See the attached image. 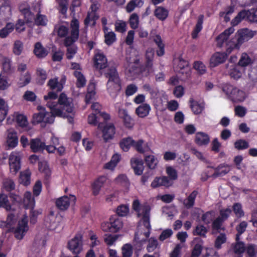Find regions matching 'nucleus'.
<instances>
[{
  "label": "nucleus",
  "mask_w": 257,
  "mask_h": 257,
  "mask_svg": "<svg viewBox=\"0 0 257 257\" xmlns=\"http://www.w3.org/2000/svg\"><path fill=\"white\" fill-rule=\"evenodd\" d=\"M248 85L254 86L257 83V67L250 69L248 73Z\"/></svg>",
  "instance_id": "33"
},
{
  "label": "nucleus",
  "mask_w": 257,
  "mask_h": 257,
  "mask_svg": "<svg viewBox=\"0 0 257 257\" xmlns=\"http://www.w3.org/2000/svg\"><path fill=\"white\" fill-rule=\"evenodd\" d=\"M14 117L20 126L23 127L28 125V122L25 115L16 112L14 114Z\"/></svg>",
  "instance_id": "43"
},
{
  "label": "nucleus",
  "mask_w": 257,
  "mask_h": 257,
  "mask_svg": "<svg viewBox=\"0 0 257 257\" xmlns=\"http://www.w3.org/2000/svg\"><path fill=\"white\" fill-rule=\"evenodd\" d=\"M30 148L33 152L36 153L43 151L45 148V143L39 138L32 139L30 142Z\"/></svg>",
  "instance_id": "17"
},
{
  "label": "nucleus",
  "mask_w": 257,
  "mask_h": 257,
  "mask_svg": "<svg viewBox=\"0 0 257 257\" xmlns=\"http://www.w3.org/2000/svg\"><path fill=\"white\" fill-rule=\"evenodd\" d=\"M133 208L137 212L138 217H142L135 237L136 241L141 246L146 242L150 234L151 207L148 203L141 204L139 201L136 199L133 202Z\"/></svg>",
  "instance_id": "2"
},
{
  "label": "nucleus",
  "mask_w": 257,
  "mask_h": 257,
  "mask_svg": "<svg viewBox=\"0 0 257 257\" xmlns=\"http://www.w3.org/2000/svg\"><path fill=\"white\" fill-rule=\"evenodd\" d=\"M247 20L250 22H257V9L247 10Z\"/></svg>",
  "instance_id": "64"
},
{
  "label": "nucleus",
  "mask_w": 257,
  "mask_h": 257,
  "mask_svg": "<svg viewBox=\"0 0 257 257\" xmlns=\"http://www.w3.org/2000/svg\"><path fill=\"white\" fill-rule=\"evenodd\" d=\"M234 147L238 150H244L248 148L249 145L245 140L240 139L234 143Z\"/></svg>",
  "instance_id": "62"
},
{
  "label": "nucleus",
  "mask_w": 257,
  "mask_h": 257,
  "mask_svg": "<svg viewBox=\"0 0 257 257\" xmlns=\"http://www.w3.org/2000/svg\"><path fill=\"white\" fill-rule=\"evenodd\" d=\"M145 161L147 166L151 169L155 168L158 161L157 158L153 155H149L145 157Z\"/></svg>",
  "instance_id": "49"
},
{
  "label": "nucleus",
  "mask_w": 257,
  "mask_h": 257,
  "mask_svg": "<svg viewBox=\"0 0 257 257\" xmlns=\"http://www.w3.org/2000/svg\"><path fill=\"white\" fill-rule=\"evenodd\" d=\"M107 178L105 176H100L97 178L92 184V192L94 195H97L102 187L107 182Z\"/></svg>",
  "instance_id": "16"
},
{
  "label": "nucleus",
  "mask_w": 257,
  "mask_h": 257,
  "mask_svg": "<svg viewBox=\"0 0 257 257\" xmlns=\"http://www.w3.org/2000/svg\"><path fill=\"white\" fill-rule=\"evenodd\" d=\"M102 137L105 142L113 139L115 133V129L112 123L106 124L102 130Z\"/></svg>",
  "instance_id": "14"
},
{
  "label": "nucleus",
  "mask_w": 257,
  "mask_h": 257,
  "mask_svg": "<svg viewBox=\"0 0 257 257\" xmlns=\"http://www.w3.org/2000/svg\"><path fill=\"white\" fill-rule=\"evenodd\" d=\"M28 220V217L26 215H24L23 218L19 220L18 226L14 231L15 236L18 239H22L28 231L29 229Z\"/></svg>",
  "instance_id": "7"
},
{
  "label": "nucleus",
  "mask_w": 257,
  "mask_h": 257,
  "mask_svg": "<svg viewBox=\"0 0 257 257\" xmlns=\"http://www.w3.org/2000/svg\"><path fill=\"white\" fill-rule=\"evenodd\" d=\"M225 67L227 70V73L231 78L237 80L242 76V71L238 66L235 65H229V64H227Z\"/></svg>",
  "instance_id": "13"
},
{
  "label": "nucleus",
  "mask_w": 257,
  "mask_h": 257,
  "mask_svg": "<svg viewBox=\"0 0 257 257\" xmlns=\"http://www.w3.org/2000/svg\"><path fill=\"white\" fill-rule=\"evenodd\" d=\"M122 257H131L133 252V247L130 244H124L121 248Z\"/></svg>",
  "instance_id": "57"
},
{
  "label": "nucleus",
  "mask_w": 257,
  "mask_h": 257,
  "mask_svg": "<svg viewBox=\"0 0 257 257\" xmlns=\"http://www.w3.org/2000/svg\"><path fill=\"white\" fill-rule=\"evenodd\" d=\"M108 78L107 89L110 95L115 98L121 89L120 81L117 72L114 67H109L104 73Z\"/></svg>",
  "instance_id": "4"
},
{
  "label": "nucleus",
  "mask_w": 257,
  "mask_h": 257,
  "mask_svg": "<svg viewBox=\"0 0 257 257\" xmlns=\"http://www.w3.org/2000/svg\"><path fill=\"white\" fill-rule=\"evenodd\" d=\"M95 95V85L93 83L89 84L88 86L87 93L85 97L86 103H89L94 98Z\"/></svg>",
  "instance_id": "40"
},
{
  "label": "nucleus",
  "mask_w": 257,
  "mask_h": 257,
  "mask_svg": "<svg viewBox=\"0 0 257 257\" xmlns=\"http://www.w3.org/2000/svg\"><path fill=\"white\" fill-rule=\"evenodd\" d=\"M131 165L136 175H141L143 173L144 166L142 160L133 158L131 160Z\"/></svg>",
  "instance_id": "19"
},
{
  "label": "nucleus",
  "mask_w": 257,
  "mask_h": 257,
  "mask_svg": "<svg viewBox=\"0 0 257 257\" xmlns=\"http://www.w3.org/2000/svg\"><path fill=\"white\" fill-rule=\"evenodd\" d=\"M15 29V25L12 23H8L6 25L0 30V38H7Z\"/></svg>",
  "instance_id": "27"
},
{
  "label": "nucleus",
  "mask_w": 257,
  "mask_h": 257,
  "mask_svg": "<svg viewBox=\"0 0 257 257\" xmlns=\"http://www.w3.org/2000/svg\"><path fill=\"white\" fill-rule=\"evenodd\" d=\"M37 74L39 78L38 83L41 85L43 84L47 78L46 71L42 68H38L37 70Z\"/></svg>",
  "instance_id": "60"
},
{
  "label": "nucleus",
  "mask_w": 257,
  "mask_h": 257,
  "mask_svg": "<svg viewBox=\"0 0 257 257\" xmlns=\"http://www.w3.org/2000/svg\"><path fill=\"white\" fill-rule=\"evenodd\" d=\"M24 204L26 208H33L35 201L34 197H32L30 192H26L24 194Z\"/></svg>",
  "instance_id": "32"
},
{
  "label": "nucleus",
  "mask_w": 257,
  "mask_h": 257,
  "mask_svg": "<svg viewBox=\"0 0 257 257\" xmlns=\"http://www.w3.org/2000/svg\"><path fill=\"white\" fill-rule=\"evenodd\" d=\"M151 110V106L147 103H143L136 109V114L140 117L147 116Z\"/></svg>",
  "instance_id": "23"
},
{
  "label": "nucleus",
  "mask_w": 257,
  "mask_h": 257,
  "mask_svg": "<svg viewBox=\"0 0 257 257\" xmlns=\"http://www.w3.org/2000/svg\"><path fill=\"white\" fill-rule=\"evenodd\" d=\"M248 13V11L246 10H242L231 21L232 25L234 26H236L243 20L245 19L247 20Z\"/></svg>",
  "instance_id": "41"
},
{
  "label": "nucleus",
  "mask_w": 257,
  "mask_h": 257,
  "mask_svg": "<svg viewBox=\"0 0 257 257\" xmlns=\"http://www.w3.org/2000/svg\"><path fill=\"white\" fill-rule=\"evenodd\" d=\"M246 97V94L243 91L236 87L233 93L230 95V99L235 102H237L243 101Z\"/></svg>",
  "instance_id": "20"
},
{
  "label": "nucleus",
  "mask_w": 257,
  "mask_h": 257,
  "mask_svg": "<svg viewBox=\"0 0 257 257\" xmlns=\"http://www.w3.org/2000/svg\"><path fill=\"white\" fill-rule=\"evenodd\" d=\"M135 141L130 137L123 139L120 142L119 145L121 149L125 152L127 151L131 146H134Z\"/></svg>",
  "instance_id": "37"
},
{
  "label": "nucleus",
  "mask_w": 257,
  "mask_h": 257,
  "mask_svg": "<svg viewBox=\"0 0 257 257\" xmlns=\"http://www.w3.org/2000/svg\"><path fill=\"white\" fill-rule=\"evenodd\" d=\"M48 85L50 89L56 90L57 91H61L63 88V85L61 82H59L57 78H54L50 79Z\"/></svg>",
  "instance_id": "35"
},
{
  "label": "nucleus",
  "mask_w": 257,
  "mask_h": 257,
  "mask_svg": "<svg viewBox=\"0 0 257 257\" xmlns=\"http://www.w3.org/2000/svg\"><path fill=\"white\" fill-rule=\"evenodd\" d=\"M31 80V75L29 71H26L23 74H20V79L18 82V85L20 87L28 85Z\"/></svg>",
  "instance_id": "34"
},
{
  "label": "nucleus",
  "mask_w": 257,
  "mask_h": 257,
  "mask_svg": "<svg viewBox=\"0 0 257 257\" xmlns=\"http://www.w3.org/2000/svg\"><path fill=\"white\" fill-rule=\"evenodd\" d=\"M247 226V223L245 221H241L236 226V230L237 231V233L236 235V240H239L240 235L245 231Z\"/></svg>",
  "instance_id": "51"
},
{
  "label": "nucleus",
  "mask_w": 257,
  "mask_h": 257,
  "mask_svg": "<svg viewBox=\"0 0 257 257\" xmlns=\"http://www.w3.org/2000/svg\"><path fill=\"white\" fill-rule=\"evenodd\" d=\"M159 244L157 239L155 237H151L148 239V244L147 249L148 252H153L158 246Z\"/></svg>",
  "instance_id": "53"
},
{
  "label": "nucleus",
  "mask_w": 257,
  "mask_h": 257,
  "mask_svg": "<svg viewBox=\"0 0 257 257\" xmlns=\"http://www.w3.org/2000/svg\"><path fill=\"white\" fill-rule=\"evenodd\" d=\"M230 167L228 165L221 164L218 166L215 170V172L212 175L213 177L219 176H223L229 172Z\"/></svg>",
  "instance_id": "30"
},
{
  "label": "nucleus",
  "mask_w": 257,
  "mask_h": 257,
  "mask_svg": "<svg viewBox=\"0 0 257 257\" xmlns=\"http://www.w3.org/2000/svg\"><path fill=\"white\" fill-rule=\"evenodd\" d=\"M31 174L29 170L21 172L20 175V183L25 186L29 185L31 183Z\"/></svg>",
  "instance_id": "31"
},
{
  "label": "nucleus",
  "mask_w": 257,
  "mask_h": 257,
  "mask_svg": "<svg viewBox=\"0 0 257 257\" xmlns=\"http://www.w3.org/2000/svg\"><path fill=\"white\" fill-rule=\"evenodd\" d=\"M119 160L120 156L118 154L114 155L112 157L110 161L104 165V168L108 170L113 169L115 167Z\"/></svg>",
  "instance_id": "42"
},
{
  "label": "nucleus",
  "mask_w": 257,
  "mask_h": 257,
  "mask_svg": "<svg viewBox=\"0 0 257 257\" xmlns=\"http://www.w3.org/2000/svg\"><path fill=\"white\" fill-rule=\"evenodd\" d=\"M209 137L205 133L198 132L195 136V143L199 146L206 145L209 142Z\"/></svg>",
  "instance_id": "21"
},
{
  "label": "nucleus",
  "mask_w": 257,
  "mask_h": 257,
  "mask_svg": "<svg viewBox=\"0 0 257 257\" xmlns=\"http://www.w3.org/2000/svg\"><path fill=\"white\" fill-rule=\"evenodd\" d=\"M194 241L198 242V243L195 245L191 257H199L202 251V240L199 237H196L194 238Z\"/></svg>",
  "instance_id": "28"
},
{
  "label": "nucleus",
  "mask_w": 257,
  "mask_h": 257,
  "mask_svg": "<svg viewBox=\"0 0 257 257\" xmlns=\"http://www.w3.org/2000/svg\"><path fill=\"white\" fill-rule=\"evenodd\" d=\"M229 54L226 51L225 52H216L212 55L210 59V65L211 67H214L220 64L223 63Z\"/></svg>",
  "instance_id": "10"
},
{
  "label": "nucleus",
  "mask_w": 257,
  "mask_h": 257,
  "mask_svg": "<svg viewBox=\"0 0 257 257\" xmlns=\"http://www.w3.org/2000/svg\"><path fill=\"white\" fill-rule=\"evenodd\" d=\"M8 106L3 99L0 98V121H3L7 114Z\"/></svg>",
  "instance_id": "46"
},
{
  "label": "nucleus",
  "mask_w": 257,
  "mask_h": 257,
  "mask_svg": "<svg viewBox=\"0 0 257 257\" xmlns=\"http://www.w3.org/2000/svg\"><path fill=\"white\" fill-rule=\"evenodd\" d=\"M34 52L38 58H44L46 57L48 53V51L44 48L39 42L36 43Z\"/></svg>",
  "instance_id": "29"
},
{
  "label": "nucleus",
  "mask_w": 257,
  "mask_h": 257,
  "mask_svg": "<svg viewBox=\"0 0 257 257\" xmlns=\"http://www.w3.org/2000/svg\"><path fill=\"white\" fill-rule=\"evenodd\" d=\"M111 232H115L120 229L123 226L122 220L117 217H112L110 219Z\"/></svg>",
  "instance_id": "25"
},
{
  "label": "nucleus",
  "mask_w": 257,
  "mask_h": 257,
  "mask_svg": "<svg viewBox=\"0 0 257 257\" xmlns=\"http://www.w3.org/2000/svg\"><path fill=\"white\" fill-rule=\"evenodd\" d=\"M129 23L131 27L133 29L138 28L139 24V17L136 13L132 14L129 19Z\"/></svg>",
  "instance_id": "56"
},
{
  "label": "nucleus",
  "mask_w": 257,
  "mask_h": 257,
  "mask_svg": "<svg viewBox=\"0 0 257 257\" xmlns=\"http://www.w3.org/2000/svg\"><path fill=\"white\" fill-rule=\"evenodd\" d=\"M71 36L66 37L64 41L65 45L68 47L72 46V44L75 42L79 36V22L75 19L71 23Z\"/></svg>",
  "instance_id": "6"
},
{
  "label": "nucleus",
  "mask_w": 257,
  "mask_h": 257,
  "mask_svg": "<svg viewBox=\"0 0 257 257\" xmlns=\"http://www.w3.org/2000/svg\"><path fill=\"white\" fill-rule=\"evenodd\" d=\"M38 108L41 112L38 113H35L33 115V121L36 123H40L44 122L46 123H52L54 121L55 114L52 112V110L51 112H45V109L39 106Z\"/></svg>",
  "instance_id": "5"
},
{
  "label": "nucleus",
  "mask_w": 257,
  "mask_h": 257,
  "mask_svg": "<svg viewBox=\"0 0 257 257\" xmlns=\"http://www.w3.org/2000/svg\"><path fill=\"white\" fill-rule=\"evenodd\" d=\"M0 14L9 18L12 14V9L9 2L3 0L0 7Z\"/></svg>",
  "instance_id": "24"
},
{
  "label": "nucleus",
  "mask_w": 257,
  "mask_h": 257,
  "mask_svg": "<svg viewBox=\"0 0 257 257\" xmlns=\"http://www.w3.org/2000/svg\"><path fill=\"white\" fill-rule=\"evenodd\" d=\"M70 201V199L68 197L64 196L58 198L56 202V204L60 210H65L68 208Z\"/></svg>",
  "instance_id": "22"
},
{
  "label": "nucleus",
  "mask_w": 257,
  "mask_h": 257,
  "mask_svg": "<svg viewBox=\"0 0 257 257\" xmlns=\"http://www.w3.org/2000/svg\"><path fill=\"white\" fill-rule=\"evenodd\" d=\"M7 143L9 149H13L18 145V138L16 132L14 130H9L8 131Z\"/></svg>",
  "instance_id": "18"
},
{
  "label": "nucleus",
  "mask_w": 257,
  "mask_h": 257,
  "mask_svg": "<svg viewBox=\"0 0 257 257\" xmlns=\"http://www.w3.org/2000/svg\"><path fill=\"white\" fill-rule=\"evenodd\" d=\"M74 75L77 79V86L78 87H83L86 84V79L83 74L80 71H74Z\"/></svg>",
  "instance_id": "44"
},
{
  "label": "nucleus",
  "mask_w": 257,
  "mask_h": 257,
  "mask_svg": "<svg viewBox=\"0 0 257 257\" xmlns=\"http://www.w3.org/2000/svg\"><path fill=\"white\" fill-rule=\"evenodd\" d=\"M21 154L18 152H13L9 157L10 172L16 174L21 168L20 159Z\"/></svg>",
  "instance_id": "8"
},
{
  "label": "nucleus",
  "mask_w": 257,
  "mask_h": 257,
  "mask_svg": "<svg viewBox=\"0 0 257 257\" xmlns=\"http://www.w3.org/2000/svg\"><path fill=\"white\" fill-rule=\"evenodd\" d=\"M203 17H204L203 15H200L198 18L197 23L195 26V28L192 34V38L194 39L197 37L198 33L201 30L202 28Z\"/></svg>",
  "instance_id": "55"
},
{
  "label": "nucleus",
  "mask_w": 257,
  "mask_h": 257,
  "mask_svg": "<svg viewBox=\"0 0 257 257\" xmlns=\"http://www.w3.org/2000/svg\"><path fill=\"white\" fill-rule=\"evenodd\" d=\"M97 19L96 17L95 13L90 12L89 13L84 20V24L86 26L88 25H94L95 21Z\"/></svg>",
  "instance_id": "59"
},
{
  "label": "nucleus",
  "mask_w": 257,
  "mask_h": 257,
  "mask_svg": "<svg viewBox=\"0 0 257 257\" xmlns=\"http://www.w3.org/2000/svg\"><path fill=\"white\" fill-rule=\"evenodd\" d=\"M173 234V232L171 229H166L162 231L159 237V239L161 241H163L166 239L170 238L172 236Z\"/></svg>",
  "instance_id": "61"
},
{
  "label": "nucleus",
  "mask_w": 257,
  "mask_h": 257,
  "mask_svg": "<svg viewBox=\"0 0 257 257\" xmlns=\"http://www.w3.org/2000/svg\"><path fill=\"white\" fill-rule=\"evenodd\" d=\"M94 67L99 70L105 68L107 66V60L105 55L98 51L95 54L94 58Z\"/></svg>",
  "instance_id": "11"
},
{
  "label": "nucleus",
  "mask_w": 257,
  "mask_h": 257,
  "mask_svg": "<svg viewBox=\"0 0 257 257\" xmlns=\"http://www.w3.org/2000/svg\"><path fill=\"white\" fill-rule=\"evenodd\" d=\"M57 97V95L53 92H50L48 95L44 96V99L47 101V105L52 111L55 116L67 117L69 123L74 121V115L73 104L71 98L62 93L60 95L58 103L53 101Z\"/></svg>",
  "instance_id": "3"
},
{
  "label": "nucleus",
  "mask_w": 257,
  "mask_h": 257,
  "mask_svg": "<svg viewBox=\"0 0 257 257\" xmlns=\"http://www.w3.org/2000/svg\"><path fill=\"white\" fill-rule=\"evenodd\" d=\"M184 246L183 244H177L173 250L170 254V257H179L181 254V250Z\"/></svg>",
  "instance_id": "63"
},
{
  "label": "nucleus",
  "mask_w": 257,
  "mask_h": 257,
  "mask_svg": "<svg viewBox=\"0 0 257 257\" xmlns=\"http://www.w3.org/2000/svg\"><path fill=\"white\" fill-rule=\"evenodd\" d=\"M3 185L4 188L7 191H11L15 189L16 185L14 181L9 178L4 179Z\"/></svg>",
  "instance_id": "48"
},
{
  "label": "nucleus",
  "mask_w": 257,
  "mask_h": 257,
  "mask_svg": "<svg viewBox=\"0 0 257 257\" xmlns=\"http://www.w3.org/2000/svg\"><path fill=\"white\" fill-rule=\"evenodd\" d=\"M253 62V60L246 53H243L238 62V65L241 67H246Z\"/></svg>",
  "instance_id": "36"
},
{
  "label": "nucleus",
  "mask_w": 257,
  "mask_h": 257,
  "mask_svg": "<svg viewBox=\"0 0 257 257\" xmlns=\"http://www.w3.org/2000/svg\"><path fill=\"white\" fill-rule=\"evenodd\" d=\"M234 31V28L230 27L216 38L217 45L221 47L225 43L227 46V52L229 54L234 49H239L244 42L248 41L257 34L256 31L243 28L237 31L234 37L230 39V36Z\"/></svg>",
  "instance_id": "1"
},
{
  "label": "nucleus",
  "mask_w": 257,
  "mask_h": 257,
  "mask_svg": "<svg viewBox=\"0 0 257 257\" xmlns=\"http://www.w3.org/2000/svg\"><path fill=\"white\" fill-rule=\"evenodd\" d=\"M134 148L139 152L144 153L151 151L148 144L144 142L142 140H140L137 142L135 141Z\"/></svg>",
  "instance_id": "26"
},
{
  "label": "nucleus",
  "mask_w": 257,
  "mask_h": 257,
  "mask_svg": "<svg viewBox=\"0 0 257 257\" xmlns=\"http://www.w3.org/2000/svg\"><path fill=\"white\" fill-rule=\"evenodd\" d=\"M236 241L237 242L234 246L233 251L235 254L240 255L244 252L245 247L242 242L239 241V240Z\"/></svg>",
  "instance_id": "58"
},
{
  "label": "nucleus",
  "mask_w": 257,
  "mask_h": 257,
  "mask_svg": "<svg viewBox=\"0 0 257 257\" xmlns=\"http://www.w3.org/2000/svg\"><path fill=\"white\" fill-rule=\"evenodd\" d=\"M24 48L23 43L20 40H16L13 44V52L17 56L20 55Z\"/></svg>",
  "instance_id": "45"
},
{
  "label": "nucleus",
  "mask_w": 257,
  "mask_h": 257,
  "mask_svg": "<svg viewBox=\"0 0 257 257\" xmlns=\"http://www.w3.org/2000/svg\"><path fill=\"white\" fill-rule=\"evenodd\" d=\"M119 116L123 119L124 125L127 128H132L134 125V120L128 114L127 111L125 109L119 108Z\"/></svg>",
  "instance_id": "15"
},
{
  "label": "nucleus",
  "mask_w": 257,
  "mask_h": 257,
  "mask_svg": "<svg viewBox=\"0 0 257 257\" xmlns=\"http://www.w3.org/2000/svg\"><path fill=\"white\" fill-rule=\"evenodd\" d=\"M0 207H3L9 211L14 210L10 204L8 196L4 194L0 195Z\"/></svg>",
  "instance_id": "39"
},
{
  "label": "nucleus",
  "mask_w": 257,
  "mask_h": 257,
  "mask_svg": "<svg viewBox=\"0 0 257 257\" xmlns=\"http://www.w3.org/2000/svg\"><path fill=\"white\" fill-rule=\"evenodd\" d=\"M20 11L24 16L26 23H31L34 20V15L30 12L27 3H22L19 6Z\"/></svg>",
  "instance_id": "12"
},
{
  "label": "nucleus",
  "mask_w": 257,
  "mask_h": 257,
  "mask_svg": "<svg viewBox=\"0 0 257 257\" xmlns=\"http://www.w3.org/2000/svg\"><path fill=\"white\" fill-rule=\"evenodd\" d=\"M105 42L108 45H111L116 41V36L113 32L104 31Z\"/></svg>",
  "instance_id": "52"
},
{
  "label": "nucleus",
  "mask_w": 257,
  "mask_h": 257,
  "mask_svg": "<svg viewBox=\"0 0 257 257\" xmlns=\"http://www.w3.org/2000/svg\"><path fill=\"white\" fill-rule=\"evenodd\" d=\"M155 16L159 20L164 21L168 16V11L163 7H157L154 12Z\"/></svg>",
  "instance_id": "38"
},
{
  "label": "nucleus",
  "mask_w": 257,
  "mask_h": 257,
  "mask_svg": "<svg viewBox=\"0 0 257 257\" xmlns=\"http://www.w3.org/2000/svg\"><path fill=\"white\" fill-rule=\"evenodd\" d=\"M208 230L206 227L201 224L197 225L194 230L193 231V234L194 235H199L203 237H206V234Z\"/></svg>",
  "instance_id": "47"
},
{
  "label": "nucleus",
  "mask_w": 257,
  "mask_h": 257,
  "mask_svg": "<svg viewBox=\"0 0 257 257\" xmlns=\"http://www.w3.org/2000/svg\"><path fill=\"white\" fill-rule=\"evenodd\" d=\"M197 194V192L194 191L190 194L187 199L184 200V204L186 207L190 208L193 206Z\"/></svg>",
  "instance_id": "50"
},
{
  "label": "nucleus",
  "mask_w": 257,
  "mask_h": 257,
  "mask_svg": "<svg viewBox=\"0 0 257 257\" xmlns=\"http://www.w3.org/2000/svg\"><path fill=\"white\" fill-rule=\"evenodd\" d=\"M69 249L74 254L79 253L82 250V235L78 234L68 242Z\"/></svg>",
  "instance_id": "9"
},
{
  "label": "nucleus",
  "mask_w": 257,
  "mask_h": 257,
  "mask_svg": "<svg viewBox=\"0 0 257 257\" xmlns=\"http://www.w3.org/2000/svg\"><path fill=\"white\" fill-rule=\"evenodd\" d=\"M190 102L191 103V108L194 114H198L201 113L204 108V106L202 105L199 104L193 100H190Z\"/></svg>",
  "instance_id": "54"
}]
</instances>
